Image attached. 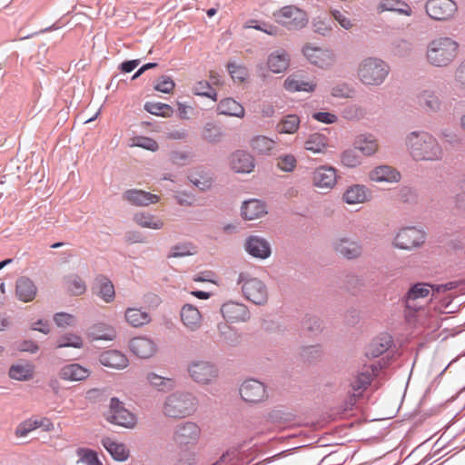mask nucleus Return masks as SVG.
<instances>
[{
	"label": "nucleus",
	"mask_w": 465,
	"mask_h": 465,
	"mask_svg": "<svg viewBox=\"0 0 465 465\" xmlns=\"http://www.w3.org/2000/svg\"><path fill=\"white\" fill-rule=\"evenodd\" d=\"M106 420L111 423L128 429L135 427L137 422L135 415L125 409L123 403L116 398L111 399Z\"/></svg>",
	"instance_id": "nucleus-8"
},
{
	"label": "nucleus",
	"mask_w": 465,
	"mask_h": 465,
	"mask_svg": "<svg viewBox=\"0 0 465 465\" xmlns=\"http://www.w3.org/2000/svg\"><path fill=\"white\" fill-rule=\"evenodd\" d=\"M300 122V118L296 114L286 115L277 124L276 130L279 134H292L299 129Z\"/></svg>",
	"instance_id": "nucleus-43"
},
{
	"label": "nucleus",
	"mask_w": 465,
	"mask_h": 465,
	"mask_svg": "<svg viewBox=\"0 0 465 465\" xmlns=\"http://www.w3.org/2000/svg\"><path fill=\"white\" fill-rule=\"evenodd\" d=\"M371 199V192L361 184H353L349 186L342 194V200L347 204H360L364 203Z\"/></svg>",
	"instance_id": "nucleus-20"
},
{
	"label": "nucleus",
	"mask_w": 465,
	"mask_h": 465,
	"mask_svg": "<svg viewBox=\"0 0 465 465\" xmlns=\"http://www.w3.org/2000/svg\"><path fill=\"white\" fill-rule=\"evenodd\" d=\"M341 163L344 166L353 168L361 163V158L356 152L349 150L342 153Z\"/></svg>",
	"instance_id": "nucleus-58"
},
{
	"label": "nucleus",
	"mask_w": 465,
	"mask_h": 465,
	"mask_svg": "<svg viewBox=\"0 0 465 465\" xmlns=\"http://www.w3.org/2000/svg\"><path fill=\"white\" fill-rule=\"evenodd\" d=\"M123 198L137 206H147L159 202V196L143 190L131 189L124 192Z\"/></svg>",
	"instance_id": "nucleus-24"
},
{
	"label": "nucleus",
	"mask_w": 465,
	"mask_h": 465,
	"mask_svg": "<svg viewBox=\"0 0 465 465\" xmlns=\"http://www.w3.org/2000/svg\"><path fill=\"white\" fill-rule=\"evenodd\" d=\"M426 239L425 232L416 227H405L401 229L395 238L393 244L402 250H411L421 246Z\"/></svg>",
	"instance_id": "nucleus-9"
},
{
	"label": "nucleus",
	"mask_w": 465,
	"mask_h": 465,
	"mask_svg": "<svg viewBox=\"0 0 465 465\" xmlns=\"http://www.w3.org/2000/svg\"><path fill=\"white\" fill-rule=\"evenodd\" d=\"M219 114L238 118H243V106L232 98L223 99L217 107Z\"/></svg>",
	"instance_id": "nucleus-36"
},
{
	"label": "nucleus",
	"mask_w": 465,
	"mask_h": 465,
	"mask_svg": "<svg viewBox=\"0 0 465 465\" xmlns=\"http://www.w3.org/2000/svg\"><path fill=\"white\" fill-rule=\"evenodd\" d=\"M454 79L457 86L465 90V60L456 68Z\"/></svg>",
	"instance_id": "nucleus-61"
},
{
	"label": "nucleus",
	"mask_w": 465,
	"mask_h": 465,
	"mask_svg": "<svg viewBox=\"0 0 465 465\" xmlns=\"http://www.w3.org/2000/svg\"><path fill=\"white\" fill-rule=\"evenodd\" d=\"M331 15L334 18L335 21H337L340 25L341 27H343L344 29H351L352 27V23L351 21L346 16L345 14L338 11V10H333L331 11Z\"/></svg>",
	"instance_id": "nucleus-63"
},
{
	"label": "nucleus",
	"mask_w": 465,
	"mask_h": 465,
	"mask_svg": "<svg viewBox=\"0 0 465 465\" xmlns=\"http://www.w3.org/2000/svg\"><path fill=\"white\" fill-rule=\"evenodd\" d=\"M198 408V399L185 391H177L168 394L162 404L163 414L170 419L179 420L194 414Z\"/></svg>",
	"instance_id": "nucleus-3"
},
{
	"label": "nucleus",
	"mask_w": 465,
	"mask_h": 465,
	"mask_svg": "<svg viewBox=\"0 0 465 465\" xmlns=\"http://www.w3.org/2000/svg\"><path fill=\"white\" fill-rule=\"evenodd\" d=\"M284 88L289 92H313L316 84L312 81H304L297 75H291L284 81Z\"/></svg>",
	"instance_id": "nucleus-38"
},
{
	"label": "nucleus",
	"mask_w": 465,
	"mask_h": 465,
	"mask_svg": "<svg viewBox=\"0 0 465 465\" xmlns=\"http://www.w3.org/2000/svg\"><path fill=\"white\" fill-rule=\"evenodd\" d=\"M180 317L183 326L190 331H195L202 326L203 316L193 304H184L180 311Z\"/></svg>",
	"instance_id": "nucleus-19"
},
{
	"label": "nucleus",
	"mask_w": 465,
	"mask_h": 465,
	"mask_svg": "<svg viewBox=\"0 0 465 465\" xmlns=\"http://www.w3.org/2000/svg\"><path fill=\"white\" fill-rule=\"evenodd\" d=\"M223 317L232 323L246 322L250 319L248 308L240 302H227L221 307Z\"/></svg>",
	"instance_id": "nucleus-17"
},
{
	"label": "nucleus",
	"mask_w": 465,
	"mask_h": 465,
	"mask_svg": "<svg viewBox=\"0 0 465 465\" xmlns=\"http://www.w3.org/2000/svg\"><path fill=\"white\" fill-rule=\"evenodd\" d=\"M250 145L256 153L266 154L274 148L275 142L265 135H257L251 140Z\"/></svg>",
	"instance_id": "nucleus-42"
},
{
	"label": "nucleus",
	"mask_w": 465,
	"mask_h": 465,
	"mask_svg": "<svg viewBox=\"0 0 465 465\" xmlns=\"http://www.w3.org/2000/svg\"><path fill=\"white\" fill-rule=\"evenodd\" d=\"M312 118L317 120L318 122L327 124H334L338 120V117L334 114L328 113V112L314 113L312 114Z\"/></svg>",
	"instance_id": "nucleus-62"
},
{
	"label": "nucleus",
	"mask_w": 465,
	"mask_h": 465,
	"mask_svg": "<svg viewBox=\"0 0 465 465\" xmlns=\"http://www.w3.org/2000/svg\"><path fill=\"white\" fill-rule=\"evenodd\" d=\"M230 166L235 173H249L254 169V161L244 151H236L230 157Z\"/></svg>",
	"instance_id": "nucleus-22"
},
{
	"label": "nucleus",
	"mask_w": 465,
	"mask_h": 465,
	"mask_svg": "<svg viewBox=\"0 0 465 465\" xmlns=\"http://www.w3.org/2000/svg\"><path fill=\"white\" fill-rule=\"evenodd\" d=\"M237 283L241 285L242 292L247 300L258 305L267 302L268 291L265 284L248 272L239 273Z\"/></svg>",
	"instance_id": "nucleus-6"
},
{
	"label": "nucleus",
	"mask_w": 465,
	"mask_h": 465,
	"mask_svg": "<svg viewBox=\"0 0 465 465\" xmlns=\"http://www.w3.org/2000/svg\"><path fill=\"white\" fill-rule=\"evenodd\" d=\"M459 44L448 36H440L429 42L425 58L434 67H446L458 56Z\"/></svg>",
	"instance_id": "nucleus-4"
},
{
	"label": "nucleus",
	"mask_w": 465,
	"mask_h": 465,
	"mask_svg": "<svg viewBox=\"0 0 465 465\" xmlns=\"http://www.w3.org/2000/svg\"><path fill=\"white\" fill-rule=\"evenodd\" d=\"M302 53L304 56L313 64L327 68L334 64L335 55L329 49H322L312 45H306Z\"/></svg>",
	"instance_id": "nucleus-14"
},
{
	"label": "nucleus",
	"mask_w": 465,
	"mask_h": 465,
	"mask_svg": "<svg viewBox=\"0 0 465 465\" xmlns=\"http://www.w3.org/2000/svg\"><path fill=\"white\" fill-rule=\"evenodd\" d=\"M131 146H137L151 152H156L159 149L157 142L146 136H135L131 139Z\"/></svg>",
	"instance_id": "nucleus-53"
},
{
	"label": "nucleus",
	"mask_w": 465,
	"mask_h": 465,
	"mask_svg": "<svg viewBox=\"0 0 465 465\" xmlns=\"http://www.w3.org/2000/svg\"><path fill=\"white\" fill-rule=\"evenodd\" d=\"M425 9L430 18L443 21L454 15L457 5L452 0H429L426 3Z\"/></svg>",
	"instance_id": "nucleus-12"
},
{
	"label": "nucleus",
	"mask_w": 465,
	"mask_h": 465,
	"mask_svg": "<svg viewBox=\"0 0 465 465\" xmlns=\"http://www.w3.org/2000/svg\"><path fill=\"white\" fill-rule=\"evenodd\" d=\"M99 361L102 365L116 369H125L129 364V360L125 354L116 350H109L102 352L99 356Z\"/></svg>",
	"instance_id": "nucleus-23"
},
{
	"label": "nucleus",
	"mask_w": 465,
	"mask_h": 465,
	"mask_svg": "<svg viewBox=\"0 0 465 465\" xmlns=\"http://www.w3.org/2000/svg\"><path fill=\"white\" fill-rule=\"evenodd\" d=\"M36 292V286L32 280L26 277H21L17 280L15 294L20 301L24 302H31L35 299Z\"/></svg>",
	"instance_id": "nucleus-31"
},
{
	"label": "nucleus",
	"mask_w": 465,
	"mask_h": 465,
	"mask_svg": "<svg viewBox=\"0 0 465 465\" xmlns=\"http://www.w3.org/2000/svg\"><path fill=\"white\" fill-rule=\"evenodd\" d=\"M328 147V138L319 133L310 134L304 142V148L313 153H325Z\"/></svg>",
	"instance_id": "nucleus-35"
},
{
	"label": "nucleus",
	"mask_w": 465,
	"mask_h": 465,
	"mask_svg": "<svg viewBox=\"0 0 465 465\" xmlns=\"http://www.w3.org/2000/svg\"><path fill=\"white\" fill-rule=\"evenodd\" d=\"M175 87V84L173 80L170 76L163 75L158 80L157 83L154 84V89L156 91L164 93V94H171Z\"/></svg>",
	"instance_id": "nucleus-56"
},
{
	"label": "nucleus",
	"mask_w": 465,
	"mask_h": 465,
	"mask_svg": "<svg viewBox=\"0 0 465 465\" xmlns=\"http://www.w3.org/2000/svg\"><path fill=\"white\" fill-rule=\"evenodd\" d=\"M297 164V160L292 154H282L277 158V166L283 172H292Z\"/></svg>",
	"instance_id": "nucleus-55"
},
{
	"label": "nucleus",
	"mask_w": 465,
	"mask_h": 465,
	"mask_svg": "<svg viewBox=\"0 0 465 465\" xmlns=\"http://www.w3.org/2000/svg\"><path fill=\"white\" fill-rule=\"evenodd\" d=\"M146 379L152 386L158 389L159 391H163L173 387V381L172 379L162 377L153 372L148 373Z\"/></svg>",
	"instance_id": "nucleus-50"
},
{
	"label": "nucleus",
	"mask_w": 465,
	"mask_h": 465,
	"mask_svg": "<svg viewBox=\"0 0 465 465\" xmlns=\"http://www.w3.org/2000/svg\"><path fill=\"white\" fill-rule=\"evenodd\" d=\"M202 136L208 142H216L220 139L222 134L220 128L215 124L208 123L203 129Z\"/></svg>",
	"instance_id": "nucleus-54"
},
{
	"label": "nucleus",
	"mask_w": 465,
	"mask_h": 465,
	"mask_svg": "<svg viewBox=\"0 0 465 465\" xmlns=\"http://www.w3.org/2000/svg\"><path fill=\"white\" fill-rule=\"evenodd\" d=\"M190 377L197 383L209 384L218 377V369L209 361H194L188 367Z\"/></svg>",
	"instance_id": "nucleus-10"
},
{
	"label": "nucleus",
	"mask_w": 465,
	"mask_h": 465,
	"mask_svg": "<svg viewBox=\"0 0 465 465\" xmlns=\"http://www.w3.org/2000/svg\"><path fill=\"white\" fill-rule=\"evenodd\" d=\"M144 109L154 115L162 117H170L173 114V109L167 104L163 103H146Z\"/></svg>",
	"instance_id": "nucleus-46"
},
{
	"label": "nucleus",
	"mask_w": 465,
	"mask_h": 465,
	"mask_svg": "<svg viewBox=\"0 0 465 465\" xmlns=\"http://www.w3.org/2000/svg\"><path fill=\"white\" fill-rule=\"evenodd\" d=\"M193 92L196 95L206 96L213 101L217 100L216 92L213 89L212 84L205 80L197 82L193 87Z\"/></svg>",
	"instance_id": "nucleus-48"
},
{
	"label": "nucleus",
	"mask_w": 465,
	"mask_h": 465,
	"mask_svg": "<svg viewBox=\"0 0 465 465\" xmlns=\"http://www.w3.org/2000/svg\"><path fill=\"white\" fill-rule=\"evenodd\" d=\"M240 395L244 401L249 403H259L268 397L264 384L253 379L242 383Z\"/></svg>",
	"instance_id": "nucleus-13"
},
{
	"label": "nucleus",
	"mask_w": 465,
	"mask_h": 465,
	"mask_svg": "<svg viewBox=\"0 0 465 465\" xmlns=\"http://www.w3.org/2000/svg\"><path fill=\"white\" fill-rule=\"evenodd\" d=\"M134 221L141 227L153 230L162 229L164 225V223L161 218L144 212L135 213Z\"/></svg>",
	"instance_id": "nucleus-41"
},
{
	"label": "nucleus",
	"mask_w": 465,
	"mask_h": 465,
	"mask_svg": "<svg viewBox=\"0 0 465 465\" xmlns=\"http://www.w3.org/2000/svg\"><path fill=\"white\" fill-rule=\"evenodd\" d=\"M419 106L425 112L435 113L440 111L441 101L436 93L432 90H423L417 95Z\"/></svg>",
	"instance_id": "nucleus-29"
},
{
	"label": "nucleus",
	"mask_w": 465,
	"mask_h": 465,
	"mask_svg": "<svg viewBox=\"0 0 465 465\" xmlns=\"http://www.w3.org/2000/svg\"><path fill=\"white\" fill-rule=\"evenodd\" d=\"M391 338L386 336L374 340L369 346L366 355L368 357L376 358L383 354L391 347Z\"/></svg>",
	"instance_id": "nucleus-44"
},
{
	"label": "nucleus",
	"mask_w": 465,
	"mask_h": 465,
	"mask_svg": "<svg viewBox=\"0 0 465 465\" xmlns=\"http://www.w3.org/2000/svg\"><path fill=\"white\" fill-rule=\"evenodd\" d=\"M201 434L199 426L192 421L179 424L173 432V440L179 447L193 445L197 442Z\"/></svg>",
	"instance_id": "nucleus-11"
},
{
	"label": "nucleus",
	"mask_w": 465,
	"mask_h": 465,
	"mask_svg": "<svg viewBox=\"0 0 465 465\" xmlns=\"http://www.w3.org/2000/svg\"><path fill=\"white\" fill-rule=\"evenodd\" d=\"M390 71V65L383 60L367 57L359 64L357 77L364 85L379 86L384 83Z\"/></svg>",
	"instance_id": "nucleus-5"
},
{
	"label": "nucleus",
	"mask_w": 465,
	"mask_h": 465,
	"mask_svg": "<svg viewBox=\"0 0 465 465\" xmlns=\"http://www.w3.org/2000/svg\"><path fill=\"white\" fill-rule=\"evenodd\" d=\"M35 417H31L29 419H26L20 422L15 430V435L16 438H25L27 437L32 431L35 430Z\"/></svg>",
	"instance_id": "nucleus-52"
},
{
	"label": "nucleus",
	"mask_w": 465,
	"mask_h": 465,
	"mask_svg": "<svg viewBox=\"0 0 465 465\" xmlns=\"http://www.w3.org/2000/svg\"><path fill=\"white\" fill-rule=\"evenodd\" d=\"M36 429L41 428L44 431H52L54 429L53 421L46 417L35 418Z\"/></svg>",
	"instance_id": "nucleus-64"
},
{
	"label": "nucleus",
	"mask_w": 465,
	"mask_h": 465,
	"mask_svg": "<svg viewBox=\"0 0 465 465\" xmlns=\"http://www.w3.org/2000/svg\"><path fill=\"white\" fill-rule=\"evenodd\" d=\"M334 249L347 259L357 258L361 253V247L356 242L347 238L338 239L334 242Z\"/></svg>",
	"instance_id": "nucleus-34"
},
{
	"label": "nucleus",
	"mask_w": 465,
	"mask_h": 465,
	"mask_svg": "<svg viewBox=\"0 0 465 465\" xmlns=\"http://www.w3.org/2000/svg\"><path fill=\"white\" fill-rule=\"evenodd\" d=\"M84 345L83 339L74 333H65L62 335L56 341V348L73 347L76 349L82 348Z\"/></svg>",
	"instance_id": "nucleus-47"
},
{
	"label": "nucleus",
	"mask_w": 465,
	"mask_h": 465,
	"mask_svg": "<svg viewBox=\"0 0 465 465\" xmlns=\"http://www.w3.org/2000/svg\"><path fill=\"white\" fill-rule=\"evenodd\" d=\"M245 248L252 256L260 259H265L271 253L269 243L257 236H251L246 242Z\"/></svg>",
	"instance_id": "nucleus-30"
},
{
	"label": "nucleus",
	"mask_w": 465,
	"mask_h": 465,
	"mask_svg": "<svg viewBox=\"0 0 465 465\" xmlns=\"http://www.w3.org/2000/svg\"><path fill=\"white\" fill-rule=\"evenodd\" d=\"M337 183V171L331 166L322 165L312 173V184L320 189H332Z\"/></svg>",
	"instance_id": "nucleus-18"
},
{
	"label": "nucleus",
	"mask_w": 465,
	"mask_h": 465,
	"mask_svg": "<svg viewBox=\"0 0 465 465\" xmlns=\"http://www.w3.org/2000/svg\"><path fill=\"white\" fill-rule=\"evenodd\" d=\"M102 444L115 460L124 461L130 455L126 445L114 439L104 438L102 440Z\"/></svg>",
	"instance_id": "nucleus-33"
},
{
	"label": "nucleus",
	"mask_w": 465,
	"mask_h": 465,
	"mask_svg": "<svg viewBox=\"0 0 465 465\" xmlns=\"http://www.w3.org/2000/svg\"><path fill=\"white\" fill-rule=\"evenodd\" d=\"M454 287V282L439 285H430L424 282L414 284L405 296L406 316L412 317L417 312L420 311L430 294H431V301H436L440 299V293L452 290Z\"/></svg>",
	"instance_id": "nucleus-2"
},
{
	"label": "nucleus",
	"mask_w": 465,
	"mask_h": 465,
	"mask_svg": "<svg viewBox=\"0 0 465 465\" xmlns=\"http://www.w3.org/2000/svg\"><path fill=\"white\" fill-rule=\"evenodd\" d=\"M369 177L371 181L376 183H396L400 181L401 174L396 169L391 166L381 165L373 169L370 173Z\"/></svg>",
	"instance_id": "nucleus-32"
},
{
	"label": "nucleus",
	"mask_w": 465,
	"mask_h": 465,
	"mask_svg": "<svg viewBox=\"0 0 465 465\" xmlns=\"http://www.w3.org/2000/svg\"><path fill=\"white\" fill-rule=\"evenodd\" d=\"M218 463L226 465H247L248 461L243 459L242 453L237 450H232L223 455Z\"/></svg>",
	"instance_id": "nucleus-51"
},
{
	"label": "nucleus",
	"mask_w": 465,
	"mask_h": 465,
	"mask_svg": "<svg viewBox=\"0 0 465 465\" xmlns=\"http://www.w3.org/2000/svg\"><path fill=\"white\" fill-rule=\"evenodd\" d=\"M276 22L288 29H301L308 23L304 11L294 6L287 5L273 14Z\"/></svg>",
	"instance_id": "nucleus-7"
},
{
	"label": "nucleus",
	"mask_w": 465,
	"mask_h": 465,
	"mask_svg": "<svg viewBox=\"0 0 465 465\" xmlns=\"http://www.w3.org/2000/svg\"><path fill=\"white\" fill-rule=\"evenodd\" d=\"M378 9L380 12L389 11L407 16L411 15V6L407 3L399 0H382L379 4Z\"/></svg>",
	"instance_id": "nucleus-39"
},
{
	"label": "nucleus",
	"mask_w": 465,
	"mask_h": 465,
	"mask_svg": "<svg viewBox=\"0 0 465 465\" xmlns=\"http://www.w3.org/2000/svg\"><path fill=\"white\" fill-rule=\"evenodd\" d=\"M229 73L234 81L240 83L243 82L247 77V69L244 66L238 65L234 63H230L227 65Z\"/></svg>",
	"instance_id": "nucleus-57"
},
{
	"label": "nucleus",
	"mask_w": 465,
	"mask_h": 465,
	"mask_svg": "<svg viewBox=\"0 0 465 465\" xmlns=\"http://www.w3.org/2000/svg\"><path fill=\"white\" fill-rule=\"evenodd\" d=\"M355 148L365 155H371L378 150V143L375 139L361 135L355 142Z\"/></svg>",
	"instance_id": "nucleus-45"
},
{
	"label": "nucleus",
	"mask_w": 465,
	"mask_h": 465,
	"mask_svg": "<svg viewBox=\"0 0 465 465\" xmlns=\"http://www.w3.org/2000/svg\"><path fill=\"white\" fill-rule=\"evenodd\" d=\"M377 368L374 365L364 366L362 371L357 372L351 380V389L353 397H361L376 375Z\"/></svg>",
	"instance_id": "nucleus-15"
},
{
	"label": "nucleus",
	"mask_w": 465,
	"mask_h": 465,
	"mask_svg": "<svg viewBox=\"0 0 465 465\" xmlns=\"http://www.w3.org/2000/svg\"><path fill=\"white\" fill-rule=\"evenodd\" d=\"M290 66V55L282 50H276L271 53L267 59V67L273 74L285 72Z\"/></svg>",
	"instance_id": "nucleus-25"
},
{
	"label": "nucleus",
	"mask_w": 465,
	"mask_h": 465,
	"mask_svg": "<svg viewBox=\"0 0 465 465\" xmlns=\"http://www.w3.org/2000/svg\"><path fill=\"white\" fill-rule=\"evenodd\" d=\"M125 322L134 328L143 327L151 322L152 317L143 308L128 307L124 312Z\"/></svg>",
	"instance_id": "nucleus-28"
},
{
	"label": "nucleus",
	"mask_w": 465,
	"mask_h": 465,
	"mask_svg": "<svg viewBox=\"0 0 465 465\" xmlns=\"http://www.w3.org/2000/svg\"><path fill=\"white\" fill-rule=\"evenodd\" d=\"M93 290L106 303L114 302L115 298L114 286L105 276L99 275L95 278Z\"/></svg>",
	"instance_id": "nucleus-26"
},
{
	"label": "nucleus",
	"mask_w": 465,
	"mask_h": 465,
	"mask_svg": "<svg viewBox=\"0 0 465 465\" xmlns=\"http://www.w3.org/2000/svg\"><path fill=\"white\" fill-rule=\"evenodd\" d=\"M353 90L347 84H338L331 89V95L338 98L351 97Z\"/></svg>",
	"instance_id": "nucleus-59"
},
{
	"label": "nucleus",
	"mask_w": 465,
	"mask_h": 465,
	"mask_svg": "<svg viewBox=\"0 0 465 465\" xmlns=\"http://www.w3.org/2000/svg\"><path fill=\"white\" fill-rule=\"evenodd\" d=\"M90 373L89 369L79 363H69L59 370L58 376L61 380L66 381H81L86 380Z\"/></svg>",
	"instance_id": "nucleus-21"
},
{
	"label": "nucleus",
	"mask_w": 465,
	"mask_h": 465,
	"mask_svg": "<svg viewBox=\"0 0 465 465\" xmlns=\"http://www.w3.org/2000/svg\"><path fill=\"white\" fill-rule=\"evenodd\" d=\"M130 351L141 359H149L157 352V345L153 340L146 336H138L130 340Z\"/></svg>",
	"instance_id": "nucleus-16"
},
{
	"label": "nucleus",
	"mask_w": 465,
	"mask_h": 465,
	"mask_svg": "<svg viewBox=\"0 0 465 465\" xmlns=\"http://www.w3.org/2000/svg\"><path fill=\"white\" fill-rule=\"evenodd\" d=\"M66 292L74 296L83 295L86 292V283L78 274H70L64 278Z\"/></svg>",
	"instance_id": "nucleus-40"
},
{
	"label": "nucleus",
	"mask_w": 465,
	"mask_h": 465,
	"mask_svg": "<svg viewBox=\"0 0 465 465\" xmlns=\"http://www.w3.org/2000/svg\"><path fill=\"white\" fill-rule=\"evenodd\" d=\"M54 321L59 327L71 326L74 322V317L66 312H58L54 316Z\"/></svg>",
	"instance_id": "nucleus-60"
},
{
	"label": "nucleus",
	"mask_w": 465,
	"mask_h": 465,
	"mask_svg": "<svg viewBox=\"0 0 465 465\" xmlns=\"http://www.w3.org/2000/svg\"><path fill=\"white\" fill-rule=\"evenodd\" d=\"M267 213L265 203L257 199L244 201L242 205V215L244 220L252 221Z\"/></svg>",
	"instance_id": "nucleus-27"
},
{
	"label": "nucleus",
	"mask_w": 465,
	"mask_h": 465,
	"mask_svg": "<svg viewBox=\"0 0 465 465\" xmlns=\"http://www.w3.org/2000/svg\"><path fill=\"white\" fill-rule=\"evenodd\" d=\"M189 179L202 191L208 190L213 185V177L207 173H193L190 175Z\"/></svg>",
	"instance_id": "nucleus-49"
},
{
	"label": "nucleus",
	"mask_w": 465,
	"mask_h": 465,
	"mask_svg": "<svg viewBox=\"0 0 465 465\" xmlns=\"http://www.w3.org/2000/svg\"><path fill=\"white\" fill-rule=\"evenodd\" d=\"M406 146L416 161H439L443 150L437 139L424 131L411 132L406 137Z\"/></svg>",
	"instance_id": "nucleus-1"
},
{
	"label": "nucleus",
	"mask_w": 465,
	"mask_h": 465,
	"mask_svg": "<svg viewBox=\"0 0 465 465\" xmlns=\"http://www.w3.org/2000/svg\"><path fill=\"white\" fill-rule=\"evenodd\" d=\"M35 367L30 362L16 363L11 365L9 377L16 381H29L33 378Z\"/></svg>",
	"instance_id": "nucleus-37"
}]
</instances>
